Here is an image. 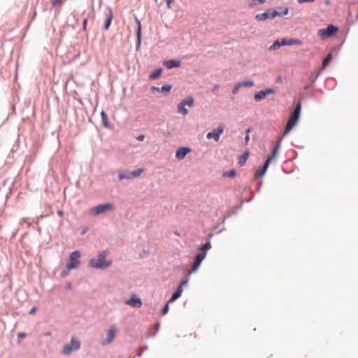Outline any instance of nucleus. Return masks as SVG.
<instances>
[{
    "label": "nucleus",
    "mask_w": 358,
    "mask_h": 358,
    "mask_svg": "<svg viewBox=\"0 0 358 358\" xmlns=\"http://www.w3.org/2000/svg\"><path fill=\"white\" fill-rule=\"evenodd\" d=\"M108 255V252L106 251H102L99 253L97 256V259H92L89 262V266L92 268H99V269H103L109 267L111 264L112 261H106V257Z\"/></svg>",
    "instance_id": "nucleus-1"
},
{
    "label": "nucleus",
    "mask_w": 358,
    "mask_h": 358,
    "mask_svg": "<svg viewBox=\"0 0 358 358\" xmlns=\"http://www.w3.org/2000/svg\"><path fill=\"white\" fill-rule=\"evenodd\" d=\"M301 103L299 102L294 110V111L290 114L289 120L286 124L284 136H286L289 133V131L292 129V128L297 124L301 114Z\"/></svg>",
    "instance_id": "nucleus-2"
},
{
    "label": "nucleus",
    "mask_w": 358,
    "mask_h": 358,
    "mask_svg": "<svg viewBox=\"0 0 358 358\" xmlns=\"http://www.w3.org/2000/svg\"><path fill=\"white\" fill-rule=\"evenodd\" d=\"M115 206L111 203H102L92 208L90 210V214L92 216H97L107 211L113 210Z\"/></svg>",
    "instance_id": "nucleus-3"
},
{
    "label": "nucleus",
    "mask_w": 358,
    "mask_h": 358,
    "mask_svg": "<svg viewBox=\"0 0 358 358\" xmlns=\"http://www.w3.org/2000/svg\"><path fill=\"white\" fill-rule=\"evenodd\" d=\"M295 44H300V41L298 39L290 38L289 40L286 38H282L280 41H275L270 47L269 50H276L282 45H292Z\"/></svg>",
    "instance_id": "nucleus-4"
},
{
    "label": "nucleus",
    "mask_w": 358,
    "mask_h": 358,
    "mask_svg": "<svg viewBox=\"0 0 358 358\" xmlns=\"http://www.w3.org/2000/svg\"><path fill=\"white\" fill-rule=\"evenodd\" d=\"M194 99L192 96H188L185 99H183L178 105V112L183 115H186L188 113V110L186 108V106L189 108L194 106Z\"/></svg>",
    "instance_id": "nucleus-5"
},
{
    "label": "nucleus",
    "mask_w": 358,
    "mask_h": 358,
    "mask_svg": "<svg viewBox=\"0 0 358 358\" xmlns=\"http://www.w3.org/2000/svg\"><path fill=\"white\" fill-rule=\"evenodd\" d=\"M80 343L78 339L72 338L69 344H66L62 350L63 355H70L72 351L77 350L80 348Z\"/></svg>",
    "instance_id": "nucleus-6"
},
{
    "label": "nucleus",
    "mask_w": 358,
    "mask_h": 358,
    "mask_svg": "<svg viewBox=\"0 0 358 358\" xmlns=\"http://www.w3.org/2000/svg\"><path fill=\"white\" fill-rule=\"evenodd\" d=\"M338 31V28L333 24H329L326 29H320L318 31V35L322 38H329Z\"/></svg>",
    "instance_id": "nucleus-7"
},
{
    "label": "nucleus",
    "mask_w": 358,
    "mask_h": 358,
    "mask_svg": "<svg viewBox=\"0 0 358 358\" xmlns=\"http://www.w3.org/2000/svg\"><path fill=\"white\" fill-rule=\"evenodd\" d=\"M80 252L78 250L71 252L69 255V262L67 264L73 269L77 268L80 264Z\"/></svg>",
    "instance_id": "nucleus-8"
},
{
    "label": "nucleus",
    "mask_w": 358,
    "mask_h": 358,
    "mask_svg": "<svg viewBox=\"0 0 358 358\" xmlns=\"http://www.w3.org/2000/svg\"><path fill=\"white\" fill-rule=\"evenodd\" d=\"M224 124H221L217 129H213L212 131L208 133L206 137L208 139L214 138L215 141H218L220 135L224 131Z\"/></svg>",
    "instance_id": "nucleus-9"
},
{
    "label": "nucleus",
    "mask_w": 358,
    "mask_h": 358,
    "mask_svg": "<svg viewBox=\"0 0 358 358\" xmlns=\"http://www.w3.org/2000/svg\"><path fill=\"white\" fill-rule=\"evenodd\" d=\"M206 256V253L201 252V253L198 254L195 257L192 268L191 271H189V275H190L192 273L195 272V271H197V269L199 268L201 263L205 259Z\"/></svg>",
    "instance_id": "nucleus-10"
},
{
    "label": "nucleus",
    "mask_w": 358,
    "mask_h": 358,
    "mask_svg": "<svg viewBox=\"0 0 358 358\" xmlns=\"http://www.w3.org/2000/svg\"><path fill=\"white\" fill-rule=\"evenodd\" d=\"M117 328L114 325H111L109 329L106 332L107 338L103 342V345L109 344L113 342V339L115 338L117 335Z\"/></svg>",
    "instance_id": "nucleus-11"
},
{
    "label": "nucleus",
    "mask_w": 358,
    "mask_h": 358,
    "mask_svg": "<svg viewBox=\"0 0 358 358\" xmlns=\"http://www.w3.org/2000/svg\"><path fill=\"white\" fill-rule=\"evenodd\" d=\"M125 304L129 305L133 308H140L142 306V301L139 297L133 294L131 295L129 300L125 301Z\"/></svg>",
    "instance_id": "nucleus-12"
},
{
    "label": "nucleus",
    "mask_w": 358,
    "mask_h": 358,
    "mask_svg": "<svg viewBox=\"0 0 358 358\" xmlns=\"http://www.w3.org/2000/svg\"><path fill=\"white\" fill-rule=\"evenodd\" d=\"M274 93L275 91L273 89L268 88L265 90H261L255 94L254 99L256 101H260L261 100L265 99L266 96Z\"/></svg>",
    "instance_id": "nucleus-13"
},
{
    "label": "nucleus",
    "mask_w": 358,
    "mask_h": 358,
    "mask_svg": "<svg viewBox=\"0 0 358 358\" xmlns=\"http://www.w3.org/2000/svg\"><path fill=\"white\" fill-rule=\"evenodd\" d=\"M105 22H104V29L108 30L109 29V27L111 24V21L113 17V11L111 9H108V11L105 13Z\"/></svg>",
    "instance_id": "nucleus-14"
},
{
    "label": "nucleus",
    "mask_w": 358,
    "mask_h": 358,
    "mask_svg": "<svg viewBox=\"0 0 358 358\" xmlns=\"http://www.w3.org/2000/svg\"><path fill=\"white\" fill-rule=\"evenodd\" d=\"M190 151L191 150L188 148L181 147L176 151V157L178 159H182L189 152H190Z\"/></svg>",
    "instance_id": "nucleus-15"
},
{
    "label": "nucleus",
    "mask_w": 358,
    "mask_h": 358,
    "mask_svg": "<svg viewBox=\"0 0 358 358\" xmlns=\"http://www.w3.org/2000/svg\"><path fill=\"white\" fill-rule=\"evenodd\" d=\"M164 64L166 69H171L179 67L181 65V62L179 60H168L166 61Z\"/></svg>",
    "instance_id": "nucleus-16"
},
{
    "label": "nucleus",
    "mask_w": 358,
    "mask_h": 358,
    "mask_svg": "<svg viewBox=\"0 0 358 358\" xmlns=\"http://www.w3.org/2000/svg\"><path fill=\"white\" fill-rule=\"evenodd\" d=\"M271 161V160L268 158L266 159V161L265 162V163L263 166V169L260 171L256 173V174H255L256 177L262 178L264 176V174L266 173V172L267 171V169L268 167V165H269V163Z\"/></svg>",
    "instance_id": "nucleus-17"
},
{
    "label": "nucleus",
    "mask_w": 358,
    "mask_h": 358,
    "mask_svg": "<svg viewBox=\"0 0 358 358\" xmlns=\"http://www.w3.org/2000/svg\"><path fill=\"white\" fill-rule=\"evenodd\" d=\"M270 18V10H266L263 13L257 14L255 15V19L257 21H264L267 19Z\"/></svg>",
    "instance_id": "nucleus-18"
},
{
    "label": "nucleus",
    "mask_w": 358,
    "mask_h": 358,
    "mask_svg": "<svg viewBox=\"0 0 358 358\" xmlns=\"http://www.w3.org/2000/svg\"><path fill=\"white\" fill-rule=\"evenodd\" d=\"M281 141L282 139H279L278 142L277 143L276 145L275 146V148H273V151H272V153L271 155V156H269L268 158L270 159L271 160H273L278 151H279V149H280V143H281Z\"/></svg>",
    "instance_id": "nucleus-19"
},
{
    "label": "nucleus",
    "mask_w": 358,
    "mask_h": 358,
    "mask_svg": "<svg viewBox=\"0 0 358 358\" xmlns=\"http://www.w3.org/2000/svg\"><path fill=\"white\" fill-rule=\"evenodd\" d=\"M162 73V69H157L149 76V78L152 80L157 79L161 76Z\"/></svg>",
    "instance_id": "nucleus-20"
},
{
    "label": "nucleus",
    "mask_w": 358,
    "mask_h": 358,
    "mask_svg": "<svg viewBox=\"0 0 358 358\" xmlns=\"http://www.w3.org/2000/svg\"><path fill=\"white\" fill-rule=\"evenodd\" d=\"M144 171H145V169L143 168H140L136 171H134L129 173L131 175V178H135L139 177L143 173Z\"/></svg>",
    "instance_id": "nucleus-21"
},
{
    "label": "nucleus",
    "mask_w": 358,
    "mask_h": 358,
    "mask_svg": "<svg viewBox=\"0 0 358 358\" xmlns=\"http://www.w3.org/2000/svg\"><path fill=\"white\" fill-rule=\"evenodd\" d=\"M100 115H101V120H102V122H103L104 127L106 128H108L109 125H108V119L107 114L104 111H101Z\"/></svg>",
    "instance_id": "nucleus-22"
},
{
    "label": "nucleus",
    "mask_w": 358,
    "mask_h": 358,
    "mask_svg": "<svg viewBox=\"0 0 358 358\" xmlns=\"http://www.w3.org/2000/svg\"><path fill=\"white\" fill-rule=\"evenodd\" d=\"M182 292V289H181V287H178L177 291L172 295L170 299V302H173L174 301L178 299L181 296Z\"/></svg>",
    "instance_id": "nucleus-23"
},
{
    "label": "nucleus",
    "mask_w": 358,
    "mask_h": 358,
    "mask_svg": "<svg viewBox=\"0 0 358 358\" xmlns=\"http://www.w3.org/2000/svg\"><path fill=\"white\" fill-rule=\"evenodd\" d=\"M135 21L137 24V38L138 43H140L141 40V24L140 21L137 18H136Z\"/></svg>",
    "instance_id": "nucleus-24"
},
{
    "label": "nucleus",
    "mask_w": 358,
    "mask_h": 358,
    "mask_svg": "<svg viewBox=\"0 0 358 358\" xmlns=\"http://www.w3.org/2000/svg\"><path fill=\"white\" fill-rule=\"evenodd\" d=\"M331 59H332V55L331 53H329L322 62V69L326 68L327 66L331 61Z\"/></svg>",
    "instance_id": "nucleus-25"
},
{
    "label": "nucleus",
    "mask_w": 358,
    "mask_h": 358,
    "mask_svg": "<svg viewBox=\"0 0 358 358\" xmlns=\"http://www.w3.org/2000/svg\"><path fill=\"white\" fill-rule=\"evenodd\" d=\"M73 269L71 268L69 265L66 264L65 268L61 272V276L62 277H66L70 273V271Z\"/></svg>",
    "instance_id": "nucleus-26"
},
{
    "label": "nucleus",
    "mask_w": 358,
    "mask_h": 358,
    "mask_svg": "<svg viewBox=\"0 0 358 358\" xmlns=\"http://www.w3.org/2000/svg\"><path fill=\"white\" fill-rule=\"evenodd\" d=\"M248 152H244L241 157H240V159H239V162H238V164L241 165V166H243L245 164L248 158Z\"/></svg>",
    "instance_id": "nucleus-27"
},
{
    "label": "nucleus",
    "mask_w": 358,
    "mask_h": 358,
    "mask_svg": "<svg viewBox=\"0 0 358 358\" xmlns=\"http://www.w3.org/2000/svg\"><path fill=\"white\" fill-rule=\"evenodd\" d=\"M242 87H253L255 83L252 80H246L243 82H239Z\"/></svg>",
    "instance_id": "nucleus-28"
},
{
    "label": "nucleus",
    "mask_w": 358,
    "mask_h": 358,
    "mask_svg": "<svg viewBox=\"0 0 358 358\" xmlns=\"http://www.w3.org/2000/svg\"><path fill=\"white\" fill-rule=\"evenodd\" d=\"M118 178L120 180H122L124 179H131L130 173H120L118 174Z\"/></svg>",
    "instance_id": "nucleus-29"
},
{
    "label": "nucleus",
    "mask_w": 358,
    "mask_h": 358,
    "mask_svg": "<svg viewBox=\"0 0 358 358\" xmlns=\"http://www.w3.org/2000/svg\"><path fill=\"white\" fill-rule=\"evenodd\" d=\"M172 88V86L170 85H164L162 88H161V92L167 94L169 93V92L171 91Z\"/></svg>",
    "instance_id": "nucleus-30"
},
{
    "label": "nucleus",
    "mask_w": 358,
    "mask_h": 358,
    "mask_svg": "<svg viewBox=\"0 0 358 358\" xmlns=\"http://www.w3.org/2000/svg\"><path fill=\"white\" fill-rule=\"evenodd\" d=\"M251 1H252V2L250 3V4H249V6L250 8H252L257 4H263L266 1V0H251Z\"/></svg>",
    "instance_id": "nucleus-31"
},
{
    "label": "nucleus",
    "mask_w": 358,
    "mask_h": 358,
    "mask_svg": "<svg viewBox=\"0 0 358 358\" xmlns=\"http://www.w3.org/2000/svg\"><path fill=\"white\" fill-rule=\"evenodd\" d=\"M241 87H241V85L240 83H236L234 85V87H233L232 93H233L234 94H237V93H238V90H240V88H241Z\"/></svg>",
    "instance_id": "nucleus-32"
},
{
    "label": "nucleus",
    "mask_w": 358,
    "mask_h": 358,
    "mask_svg": "<svg viewBox=\"0 0 358 358\" xmlns=\"http://www.w3.org/2000/svg\"><path fill=\"white\" fill-rule=\"evenodd\" d=\"M211 248V244L210 242L206 243L201 248V250L203 251V252L205 253L207 250H210Z\"/></svg>",
    "instance_id": "nucleus-33"
},
{
    "label": "nucleus",
    "mask_w": 358,
    "mask_h": 358,
    "mask_svg": "<svg viewBox=\"0 0 358 358\" xmlns=\"http://www.w3.org/2000/svg\"><path fill=\"white\" fill-rule=\"evenodd\" d=\"M277 16H281V13L278 12L277 10H270V19H273Z\"/></svg>",
    "instance_id": "nucleus-34"
},
{
    "label": "nucleus",
    "mask_w": 358,
    "mask_h": 358,
    "mask_svg": "<svg viewBox=\"0 0 358 358\" xmlns=\"http://www.w3.org/2000/svg\"><path fill=\"white\" fill-rule=\"evenodd\" d=\"M65 0H51V3L52 6H57L62 5Z\"/></svg>",
    "instance_id": "nucleus-35"
},
{
    "label": "nucleus",
    "mask_w": 358,
    "mask_h": 358,
    "mask_svg": "<svg viewBox=\"0 0 358 358\" xmlns=\"http://www.w3.org/2000/svg\"><path fill=\"white\" fill-rule=\"evenodd\" d=\"M236 175V171L234 170H231L229 173H226L224 174V176H229L231 178L234 177Z\"/></svg>",
    "instance_id": "nucleus-36"
},
{
    "label": "nucleus",
    "mask_w": 358,
    "mask_h": 358,
    "mask_svg": "<svg viewBox=\"0 0 358 358\" xmlns=\"http://www.w3.org/2000/svg\"><path fill=\"white\" fill-rule=\"evenodd\" d=\"M187 284H188V279L183 280L181 282L179 287H181V289H182L183 287H186L187 285Z\"/></svg>",
    "instance_id": "nucleus-37"
},
{
    "label": "nucleus",
    "mask_w": 358,
    "mask_h": 358,
    "mask_svg": "<svg viewBox=\"0 0 358 358\" xmlns=\"http://www.w3.org/2000/svg\"><path fill=\"white\" fill-rule=\"evenodd\" d=\"M251 131V129L250 128H248L247 130H246V136H245V142L246 143L249 141L250 140V136H249V134Z\"/></svg>",
    "instance_id": "nucleus-38"
},
{
    "label": "nucleus",
    "mask_w": 358,
    "mask_h": 358,
    "mask_svg": "<svg viewBox=\"0 0 358 358\" xmlns=\"http://www.w3.org/2000/svg\"><path fill=\"white\" fill-rule=\"evenodd\" d=\"M169 305L166 304L162 310V314L166 315L169 312Z\"/></svg>",
    "instance_id": "nucleus-39"
},
{
    "label": "nucleus",
    "mask_w": 358,
    "mask_h": 358,
    "mask_svg": "<svg viewBox=\"0 0 358 358\" xmlns=\"http://www.w3.org/2000/svg\"><path fill=\"white\" fill-rule=\"evenodd\" d=\"M87 20L85 19L83 22V29L85 31L87 30Z\"/></svg>",
    "instance_id": "nucleus-40"
},
{
    "label": "nucleus",
    "mask_w": 358,
    "mask_h": 358,
    "mask_svg": "<svg viewBox=\"0 0 358 358\" xmlns=\"http://www.w3.org/2000/svg\"><path fill=\"white\" fill-rule=\"evenodd\" d=\"M25 336H26V334L23 333V332H20L17 334L18 339H22V338H24Z\"/></svg>",
    "instance_id": "nucleus-41"
},
{
    "label": "nucleus",
    "mask_w": 358,
    "mask_h": 358,
    "mask_svg": "<svg viewBox=\"0 0 358 358\" xmlns=\"http://www.w3.org/2000/svg\"><path fill=\"white\" fill-rule=\"evenodd\" d=\"M289 13V8L288 7H286L283 12L281 13V15H287Z\"/></svg>",
    "instance_id": "nucleus-42"
},
{
    "label": "nucleus",
    "mask_w": 358,
    "mask_h": 358,
    "mask_svg": "<svg viewBox=\"0 0 358 358\" xmlns=\"http://www.w3.org/2000/svg\"><path fill=\"white\" fill-rule=\"evenodd\" d=\"M174 0H166V5H167V7L169 8H171V3Z\"/></svg>",
    "instance_id": "nucleus-43"
},
{
    "label": "nucleus",
    "mask_w": 358,
    "mask_h": 358,
    "mask_svg": "<svg viewBox=\"0 0 358 358\" xmlns=\"http://www.w3.org/2000/svg\"><path fill=\"white\" fill-rule=\"evenodd\" d=\"M315 0H298L299 3H303L306 2H313Z\"/></svg>",
    "instance_id": "nucleus-44"
},
{
    "label": "nucleus",
    "mask_w": 358,
    "mask_h": 358,
    "mask_svg": "<svg viewBox=\"0 0 358 358\" xmlns=\"http://www.w3.org/2000/svg\"><path fill=\"white\" fill-rule=\"evenodd\" d=\"M36 312V307H33L30 311H29V314L30 315H34Z\"/></svg>",
    "instance_id": "nucleus-45"
},
{
    "label": "nucleus",
    "mask_w": 358,
    "mask_h": 358,
    "mask_svg": "<svg viewBox=\"0 0 358 358\" xmlns=\"http://www.w3.org/2000/svg\"><path fill=\"white\" fill-rule=\"evenodd\" d=\"M219 88H220V86H219L218 85H215L213 87L212 91H213V92H216V91H217V90H219Z\"/></svg>",
    "instance_id": "nucleus-46"
},
{
    "label": "nucleus",
    "mask_w": 358,
    "mask_h": 358,
    "mask_svg": "<svg viewBox=\"0 0 358 358\" xmlns=\"http://www.w3.org/2000/svg\"><path fill=\"white\" fill-rule=\"evenodd\" d=\"M144 138H145L144 135H140V136L137 138V139H138V141H143V140L144 139Z\"/></svg>",
    "instance_id": "nucleus-47"
},
{
    "label": "nucleus",
    "mask_w": 358,
    "mask_h": 358,
    "mask_svg": "<svg viewBox=\"0 0 358 358\" xmlns=\"http://www.w3.org/2000/svg\"><path fill=\"white\" fill-rule=\"evenodd\" d=\"M57 214L60 216V217H62L63 216V211L61 210H59L57 211Z\"/></svg>",
    "instance_id": "nucleus-48"
},
{
    "label": "nucleus",
    "mask_w": 358,
    "mask_h": 358,
    "mask_svg": "<svg viewBox=\"0 0 358 358\" xmlns=\"http://www.w3.org/2000/svg\"><path fill=\"white\" fill-rule=\"evenodd\" d=\"M160 90L157 87H152V91H159Z\"/></svg>",
    "instance_id": "nucleus-49"
},
{
    "label": "nucleus",
    "mask_w": 358,
    "mask_h": 358,
    "mask_svg": "<svg viewBox=\"0 0 358 358\" xmlns=\"http://www.w3.org/2000/svg\"><path fill=\"white\" fill-rule=\"evenodd\" d=\"M71 287H71V283H69V284H67V285H66V289H71Z\"/></svg>",
    "instance_id": "nucleus-50"
}]
</instances>
